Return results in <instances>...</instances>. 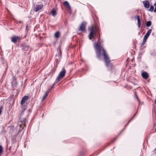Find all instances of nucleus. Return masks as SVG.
Returning <instances> with one entry per match:
<instances>
[{"mask_svg":"<svg viewBox=\"0 0 156 156\" xmlns=\"http://www.w3.org/2000/svg\"><path fill=\"white\" fill-rule=\"evenodd\" d=\"M63 4L66 8H68L69 9H71V7L67 1H65L63 3Z\"/></svg>","mask_w":156,"mask_h":156,"instance_id":"9b49d317","label":"nucleus"},{"mask_svg":"<svg viewBox=\"0 0 156 156\" xmlns=\"http://www.w3.org/2000/svg\"><path fill=\"white\" fill-rule=\"evenodd\" d=\"M3 147L2 146H0V154L2 152Z\"/></svg>","mask_w":156,"mask_h":156,"instance_id":"412c9836","label":"nucleus"},{"mask_svg":"<svg viewBox=\"0 0 156 156\" xmlns=\"http://www.w3.org/2000/svg\"><path fill=\"white\" fill-rule=\"evenodd\" d=\"M99 28L98 27L95 26V27L94 26H92L89 29L90 33L89 35V39H91L93 37L94 34L99 32Z\"/></svg>","mask_w":156,"mask_h":156,"instance_id":"20e7f679","label":"nucleus"},{"mask_svg":"<svg viewBox=\"0 0 156 156\" xmlns=\"http://www.w3.org/2000/svg\"><path fill=\"white\" fill-rule=\"evenodd\" d=\"M40 1H42V2H44V3H43V2H42V3H43L44 4V5H46V0H40Z\"/></svg>","mask_w":156,"mask_h":156,"instance_id":"b1692460","label":"nucleus"},{"mask_svg":"<svg viewBox=\"0 0 156 156\" xmlns=\"http://www.w3.org/2000/svg\"><path fill=\"white\" fill-rule=\"evenodd\" d=\"M5 65L6 66V67H7V63H6V62H5Z\"/></svg>","mask_w":156,"mask_h":156,"instance_id":"c756f323","label":"nucleus"},{"mask_svg":"<svg viewBox=\"0 0 156 156\" xmlns=\"http://www.w3.org/2000/svg\"><path fill=\"white\" fill-rule=\"evenodd\" d=\"M66 73V70L65 67H63L62 70L60 72L58 76L57 77L56 80L53 84V85L59 82L64 76Z\"/></svg>","mask_w":156,"mask_h":156,"instance_id":"f03ea898","label":"nucleus"},{"mask_svg":"<svg viewBox=\"0 0 156 156\" xmlns=\"http://www.w3.org/2000/svg\"><path fill=\"white\" fill-rule=\"evenodd\" d=\"M2 113V107H0V115Z\"/></svg>","mask_w":156,"mask_h":156,"instance_id":"bb28decb","label":"nucleus"},{"mask_svg":"<svg viewBox=\"0 0 156 156\" xmlns=\"http://www.w3.org/2000/svg\"><path fill=\"white\" fill-rule=\"evenodd\" d=\"M51 13L53 16H55L56 15V11L55 9H53L51 11Z\"/></svg>","mask_w":156,"mask_h":156,"instance_id":"4468645a","label":"nucleus"},{"mask_svg":"<svg viewBox=\"0 0 156 156\" xmlns=\"http://www.w3.org/2000/svg\"><path fill=\"white\" fill-rule=\"evenodd\" d=\"M26 119L24 118L22 120H21V122L22 123V124L24 126H26L25 123L26 122Z\"/></svg>","mask_w":156,"mask_h":156,"instance_id":"f3484780","label":"nucleus"},{"mask_svg":"<svg viewBox=\"0 0 156 156\" xmlns=\"http://www.w3.org/2000/svg\"><path fill=\"white\" fill-rule=\"evenodd\" d=\"M131 120H130L129 121V122H128L127 123V124L125 126V127H124V128H125L126 127V126H127V125H128V124L130 122V121H131Z\"/></svg>","mask_w":156,"mask_h":156,"instance_id":"a878e982","label":"nucleus"},{"mask_svg":"<svg viewBox=\"0 0 156 156\" xmlns=\"http://www.w3.org/2000/svg\"><path fill=\"white\" fill-rule=\"evenodd\" d=\"M141 75L143 78L144 79H147L149 77L148 73L145 72L142 73Z\"/></svg>","mask_w":156,"mask_h":156,"instance_id":"6e6552de","label":"nucleus"},{"mask_svg":"<svg viewBox=\"0 0 156 156\" xmlns=\"http://www.w3.org/2000/svg\"><path fill=\"white\" fill-rule=\"evenodd\" d=\"M133 118L131 119V120H132V119H133Z\"/></svg>","mask_w":156,"mask_h":156,"instance_id":"72a5a7b5","label":"nucleus"},{"mask_svg":"<svg viewBox=\"0 0 156 156\" xmlns=\"http://www.w3.org/2000/svg\"><path fill=\"white\" fill-rule=\"evenodd\" d=\"M151 31H152L151 29H149L147 31V33H146L145 35V36H146L147 37H148L150 35V34L151 33Z\"/></svg>","mask_w":156,"mask_h":156,"instance_id":"2eb2a0df","label":"nucleus"},{"mask_svg":"<svg viewBox=\"0 0 156 156\" xmlns=\"http://www.w3.org/2000/svg\"><path fill=\"white\" fill-rule=\"evenodd\" d=\"M21 46L22 49L23 51H27L29 48V46L26 44H23Z\"/></svg>","mask_w":156,"mask_h":156,"instance_id":"1a4fd4ad","label":"nucleus"},{"mask_svg":"<svg viewBox=\"0 0 156 156\" xmlns=\"http://www.w3.org/2000/svg\"><path fill=\"white\" fill-rule=\"evenodd\" d=\"M43 6L44 5L42 4L36 5L34 7V11L35 12H37L41 10L43 8Z\"/></svg>","mask_w":156,"mask_h":156,"instance_id":"39448f33","label":"nucleus"},{"mask_svg":"<svg viewBox=\"0 0 156 156\" xmlns=\"http://www.w3.org/2000/svg\"><path fill=\"white\" fill-rule=\"evenodd\" d=\"M86 24L87 23L86 22H82L80 26V27L79 28V30H81L83 31H84L85 30Z\"/></svg>","mask_w":156,"mask_h":156,"instance_id":"423d86ee","label":"nucleus"},{"mask_svg":"<svg viewBox=\"0 0 156 156\" xmlns=\"http://www.w3.org/2000/svg\"><path fill=\"white\" fill-rule=\"evenodd\" d=\"M134 94H135V96L136 98L137 99V100L138 101H139V99L138 98V96H137V95L136 94V92H135L134 93Z\"/></svg>","mask_w":156,"mask_h":156,"instance_id":"5701e85b","label":"nucleus"},{"mask_svg":"<svg viewBox=\"0 0 156 156\" xmlns=\"http://www.w3.org/2000/svg\"><path fill=\"white\" fill-rule=\"evenodd\" d=\"M60 35V32L59 31L56 32L55 34V37L56 38H58Z\"/></svg>","mask_w":156,"mask_h":156,"instance_id":"dca6fc26","label":"nucleus"},{"mask_svg":"<svg viewBox=\"0 0 156 156\" xmlns=\"http://www.w3.org/2000/svg\"><path fill=\"white\" fill-rule=\"evenodd\" d=\"M154 128H155V129H156V124H154Z\"/></svg>","mask_w":156,"mask_h":156,"instance_id":"c85d7f7f","label":"nucleus"},{"mask_svg":"<svg viewBox=\"0 0 156 156\" xmlns=\"http://www.w3.org/2000/svg\"><path fill=\"white\" fill-rule=\"evenodd\" d=\"M98 34L99 36L98 39V42H96L94 44V47L96 51L97 58L99 59H101V51H102L104 58L105 60V65L107 67H108L110 63V61L108 55L106 53L105 49L102 47L103 44H101L102 41L100 38V33L99 32L95 33Z\"/></svg>","mask_w":156,"mask_h":156,"instance_id":"f257e3e1","label":"nucleus"},{"mask_svg":"<svg viewBox=\"0 0 156 156\" xmlns=\"http://www.w3.org/2000/svg\"><path fill=\"white\" fill-rule=\"evenodd\" d=\"M155 150H156V148Z\"/></svg>","mask_w":156,"mask_h":156,"instance_id":"f704fd0d","label":"nucleus"},{"mask_svg":"<svg viewBox=\"0 0 156 156\" xmlns=\"http://www.w3.org/2000/svg\"><path fill=\"white\" fill-rule=\"evenodd\" d=\"M135 19H137V20H138V19H140L139 16L138 15H136L135 17Z\"/></svg>","mask_w":156,"mask_h":156,"instance_id":"4be33fe9","label":"nucleus"},{"mask_svg":"<svg viewBox=\"0 0 156 156\" xmlns=\"http://www.w3.org/2000/svg\"><path fill=\"white\" fill-rule=\"evenodd\" d=\"M135 115H136V114H135L134 115V116H135Z\"/></svg>","mask_w":156,"mask_h":156,"instance_id":"473e14b6","label":"nucleus"},{"mask_svg":"<svg viewBox=\"0 0 156 156\" xmlns=\"http://www.w3.org/2000/svg\"><path fill=\"white\" fill-rule=\"evenodd\" d=\"M154 6L155 7V9H154V12H156V2H155V3L154 4Z\"/></svg>","mask_w":156,"mask_h":156,"instance_id":"393cba45","label":"nucleus"},{"mask_svg":"<svg viewBox=\"0 0 156 156\" xmlns=\"http://www.w3.org/2000/svg\"><path fill=\"white\" fill-rule=\"evenodd\" d=\"M143 3L144 5V7L146 9H148L150 6V2L148 1H144Z\"/></svg>","mask_w":156,"mask_h":156,"instance_id":"0eeeda50","label":"nucleus"},{"mask_svg":"<svg viewBox=\"0 0 156 156\" xmlns=\"http://www.w3.org/2000/svg\"><path fill=\"white\" fill-rule=\"evenodd\" d=\"M137 24L139 28H140V26L141 24V22L140 19H138V20H137Z\"/></svg>","mask_w":156,"mask_h":156,"instance_id":"6ab92c4d","label":"nucleus"},{"mask_svg":"<svg viewBox=\"0 0 156 156\" xmlns=\"http://www.w3.org/2000/svg\"><path fill=\"white\" fill-rule=\"evenodd\" d=\"M148 38V37H147L144 36V39H143V41L142 43L141 47L142 46L144 45V44H145Z\"/></svg>","mask_w":156,"mask_h":156,"instance_id":"ddd939ff","label":"nucleus"},{"mask_svg":"<svg viewBox=\"0 0 156 156\" xmlns=\"http://www.w3.org/2000/svg\"><path fill=\"white\" fill-rule=\"evenodd\" d=\"M19 23H21V21H20V22H19Z\"/></svg>","mask_w":156,"mask_h":156,"instance_id":"2f4dec72","label":"nucleus"},{"mask_svg":"<svg viewBox=\"0 0 156 156\" xmlns=\"http://www.w3.org/2000/svg\"><path fill=\"white\" fill-rule=\"evenodd\" d=\"M154 9V6L153 5L151 6L150 9H149V11L151 12H152Z\"/></svg>","mask_w":156,"mask_h":156,"instance_id":"aec40b11","label":"nucleus"},{"mask_svg":"<svg viewBox=\"0 0 156 156\" xmlns=\"http://www.w3.org/2000/svg\"><path fill=\"white\" fill-rule=\"evenodd\" d=\"M55 84L54 85H53H53L52 86V87H51V88L49 90H51L53 88V87H54V86L55 85Z\"/></svg>","mask_w":156,"mask_h":156,"instance_id":"cd10ccee","label":"nucleus"},{"mask_svg":"<svg viewBox=\"0 0 156 156\" xmlns=\"http://www.w3.org/2000/svg\"><path fill=\"white\" fill-rule=\"evenodd\" d=\"M19 39V37L18 36H14L11 38V41L15 43L17 42V40Z\"/></svg>","mask_w":156,"mask_h":156,"instance_id":"9d476101","label":"nucleus"},{"mask_svg":"<svg viewBox=\"0 0 156 156\" xmlns=\"http://www.w3.org/2000/svg\"><path fill=\"white\" fill-rule=\"evenodd\" d=\"M49 91H47L46 92L44 96L43 97V98H42V101L43 102L44 101L45 99V98H46V97H47L48 95V94Z\"/></svg>","mask_w":156,"mask_h":156,"instance_id":"f8f14e48","label":"nucleus"},{"mask_svg":"<svg viewBox=\"0 0 156 156\" xmlns=\"http://www.w3.org/2000/svg\"><path fill=\"white\" fill-rule=\"evenodd\" d=\"M29 99V97L25 96L23 97L21 101L20 104L22 105V109L23 112H24L27 108V101Z\"/></svg>","mask_w":156,"mask_h":156,"instance_id":"7ed1b4c3","label":"nucleus"},{"mask_svg":"<svg viewBox=\"0 0 156 156\" xmlns=\"http://www.w3.org/2000/svg\"><path fill=\"white\" fill-rule=\"evenodd\" d=\"M151 24V22L150 21H149L147 22L146 25V26L147 27L150 26Z\"/></svg>","mask_w":156,"mask_h":156,"instance_id":"a211bd4d","label":"nucleus"},{"mask_svg":"<svg viewBox=\"0 0 156 156\" xmlns=\"http://www.w3.org/2000/svg\"><path fill=\"white\" fill-rule=\"evenodd\" d=\"M27 27H28L27 26H26V29H27Z\"/></svg>","mask_w":156,"mask_h":156,"instance_id":"7c9ffc66","label":"nucleus"}]
</instances>
